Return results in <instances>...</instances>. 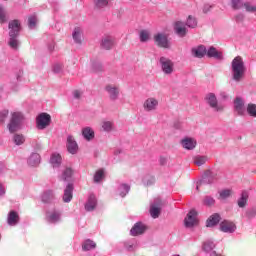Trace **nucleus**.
<instances>
[{
	"mask_svg": "<svg viewBox=\"0 0 256 256\" xmlns=\"http://www.w3.org/2000/svg\"><path fill=\"white\" fill-rule=\"evenodd\" d=\"M245 71H247V69L245 68V62H243V58H241V56L235 57L231 63L233 81L240 83V81L243 80V77H245Z\"/></svg>",
	"mask_w": 256,
	"mask_h": 256,
	"instance_id": "1",
	"label": "nucleus"
},
{
	"mask_svg": "<svg viewBox=\"0 0 256 256\" xmlns=\"http://www.w3.org/2000/svg\"><path fill=\"white\" fill-rule=\"evenodd\" d=\"M23 121H25V116L23 115V113H12L10 121L7 125L9 133H17V131H21V128L23 127Z\"/></svg>",
	"mask_w": 256,
	"mask_h": 256,
	"instance_id": "2",
	"label": "nucleus"
},
{
	"mask_svg": "<svg viewBox=\"0 0 256 256\" xmlns=\"http://www.w3.org/2000/svg\"><path fill=\"white\" fill-rule=\"evenodd\" d=\"M46 221L50 225H59L63 221V213L56 208L50 209L46 212Z\"/></svg>",
	"mask_w": 256,
	"mask_h": 256,
	"instance_id": "3",
	"label": "nucleus"
},
{
	"mask_svg": "<svg viewBox=\"0 0 256 256\" xmlns=\"http://www.w3.org/2000/svg\"><path fill=\"white\" fill-rule=\"evenodd\" d=\"M204 101L215 111L216 113H219L223 111V107L219 105V101L217 100V96H215L214 93H208L206 94Z\"/></svg>",
	"mask_w": 256,
	"mask_h": 256,
	"instance_id": "4",
	"label": "nucleus"
},
{
	"mask_svg": "<svg viewBox=\"0 0 256 256\" xmlns=\"http://www.w3.org/2000/svg\"><path fill=\"white\" fill-rule=\"evenodd\" d=\"M159 61L164 75H172L175 71V63H173V60L167 57H161Z\"/></svg>",
	"mask_w": 256,
	"mask_h": 256,
	"instance_id": "5",
	"label": "nucleus"
},
{
	"mask_svg": "<svg viewBox=\"0 0 256 256\" xmlns=\"http://www.w3.org/2000/svg\"><path fill=\"white\" fill-rule=\"evenodd\" d=\"M37 129L43 131V129H47L51 125V115L47 113H41L36 118Z\"/></svg>",
	"mask_w": 256,
	"mask_h": 256,
	"instance_id": "6",
	"label": "nucleus"
},
{
	"mask_svg": "<svg viewBox=\"0 0 256 256\" xmlns=\"http://www.w3.org/2000/svg\"><path fill=\"white\" fill-rule=\"evenodd\" d=\"M157 107H159V100L155 97H149L143 103V108L148 113H151V111H157Z\"/></svg>",
	"mask_w": 256,
	"mask_h": 256,
	"instance_id": "7",
	"label": "nucleus"
},
{
	"mask_svg": "<svg viewBox=\"0 0 256 256\" xmlns=\"http://www.w3.org/2000/svg\"><path fill=\"white\" fill-rule=\"evenodd\" d=\"M105 91L108 93L110 101H117L119 99L120 90L119 86L109 84L105 87Z\"/></svg>",
	"mask_w": 256,
	"mask_h": 256,
	"instance_id": "8",
	"label": "nucleus"
},
{
	"mask_svg": "<svg viewBox=\"0 0 256 256\" xmlns=\"http://www.w3.org/2000/svg\"><path fill=\"white\" fill-rule=\"evenodd\" d=\"M213 181H215V176H213V172L206 171L203 174L202 179L197 182L196 190L199 191V187H201V185H211Z\"/></svg>",
	"mask_w": 256,
	"mask_h": 256,
	"instance_id": "9",
	"label": "nucleus"
},
{
	"mask_svg": "<svg viewBox=\"0 0 256 256\" xmlns=\"http://www.w3.org/2000/svg\"><path fill=\"white\" fill-rule=\"evenodd\" d=\"M196 223H197V211L190 210L186 218L184 219V225L187 229H191L192 227H195Z\"/></svg>",
	"mask_w": 256,
	"mask_h": 256,
	"instance_id": "10",
	"label": "nucleus"
},
{
	"mask_svg": "<svg viewBox=\"0 0 256 256\" xmlns=\"http://www.w3.org/2000/svg\"><path fill=\"white\" fill-rule=\"evenodd\" d=\"M154 40L158 47H162L163 49H169V47H171L167 35L163 33H158L156 36H154Z\"/></svg>",
	"mask_w": 256,
	"mask_h": 256,
	"instance_id": "11",
	"label": "nucleus"
},
{
	"mask_svg": "<svg viewBox=\"0 0 256 256\" xmlns=\"http://www.w3.org/2000/svg\"><path fill=\"white\" fill-rule=\"evenodd\" d=\"M150 215L152 219H158L159 215H161V199H155L150 205Z\"/></svg>",
	"mask_w": 256,
	"mask_h": 256,
	"instance_id": "12",
	"label": "nucleus"
},
{
	"mask_svg": "<svg viewBox=\"0 0 256 256\" xmlns=\"http://www.w3.org/2000/svg\"><path fill=\"white\" fill-rule=\"evenodd\" d=\"M180 145L183 147V149H186V151H193V149L197 147V140L191 137H184L180 141Z\"/></svg>",
	"mask_w": 256,
	"mask_h": 256,
	"instance_id": "13",
	"label": "nucleus"
},
{
	"mask_svg": "<svg viewBox=\"0 0 256 256\" xmlns=\"http://www.w3.org/2000/svg\"><path fill=\"white\" fill-rule=\"evenodd\" d=\"M220 231L229 234L235 233V231H237V225L229 220H224L220 223Z\"/></svg>",
	"mask_w": 256,
	"mask_h": 256,
	"instance_id": "14",
	"label": "nucleus"
},
{
	"mask_svg": "<svg viewBox=\"0 0 256 256\" xmlns=\"http://www.w3.org/2000/svg\"><path fill=\"white\" fill-rule=\"evenodd\" d=\"M19 221H21V217H19V213L15 210H11L7 216V224L10 227H16V225H19Z\"/></svg>",
	"mask_w": 256,
	"mask_h": 256,
	"instance_id": "15",
	"label": "nucleus"
},
{
	"mask_svg": "<svg viewBox=\"0 0 256 256\" xmlns=\"http://www.w3.org/2000/svg\"><path fill=\"white\" fill-rule=\"evenodd\" d=\"M147 231V226L142 222H136L132 229L130 230V234L132 237H137L138 235H143Z\"/></svg>",
	"mask_w": 256,
	"mask_h": 256,
	"instance_id": "16",
	"label": "nucleus"
},
{
	"mask_svg": "<svg viewBox=\"0 0 256 256\" xmlns=\"http://www.w3.org/2000/svg\"><path fill=\"white\" fill-rule=\"evenodd\" d=\"M8 45L11 49L17 50L19 49V45H21V40H19V34L11 33L8 38Z\"/></svg>",
	"mask_w": 256,
	"mask_h": 256,
	"instance_id": "17",
	"label": "nucleus"
},
{
	"mask_svg": "<svg viewBox=\"0 0 256 256\" xmlns=\"http://www.w3.org/2000/svg\"><path fill=\"white\" fill-rule=\"evenodd\" d=\"M67 149L68 153H71V155H75L77 151H79V145H77V141H75L73 136L67 137Z\"/></svg>",
	"mask_w": 256,
	"mask_h": 256,
	"instance_id": "18",
	"label": "nucleus"
},
{
	"mask_svg": "<svg viewBox=\"0 0 256 256\" xmlns=\"http://www.w3.org/2000/svg\"><path fill=\"white\" fill-rule=\"evenodd\" d=\"M234 111L238 115H245V101H243L241 97H237L234 100Z\"/></svg>",
	"mask_w": 256,
	"mask_h": 256,
	"instance_id": "19",
	"label": "nucleus"
},
{
	"mask_svg": "<svg viewBox=\"0 0 256 256\" xmlns=\"http://www.w3.org/2000/svg\"><path fill=\"white\" fill-rule=\"evenodd\" d=\"M72 200H73V184H68L64 189L62 201L64 203H71Z\"/></svg>",
	"mask_w": 256,
	"mask_h": 256,
	"instance_id": "20",
	"label": "nucleus"
},
{
	"mask_svg": "<svg viewBox=\"0 0 256 256\" xmlns=\"http://www.w3.org/2000/svg\"><path fill=\"white\" fill-rule=\"evenodd\" d=\"M114 46H115V38L111 36H105L104 38H102V41H101L102 49L109 51L110 49H113Z\"/></svg>",
	"mask_w": 256,
	"mask_h": 256,
	"instance_id": "21",
	"label": "nucleus"
},
{
	"mask_svg": "<svg viewBox=\"0 0 256 256\" xmlns=\"http://www.w3.org/2000/svg\"><path fill=\"white\" fill-rule=\"evenodd\" d=\"M96 207H97V197H95L93 194H91L85 203V210L86 211H95Z\"/></svg>",
	"mask_w": 256,
	"mask_h": 256,
	"instance_id": "22",
	"label": "nucleus"
},
{
	"mask_svg": "<svg viewBox=\"0 0 256 256\" xmlns=\"http://www.w3.org/2000/svg\"><path fill=\"white\" fill-rule=\"evenodd\" d=\"M95 11H105L109 7L110 0H92Z\"/></svg>",
	"mask_w": 256,
	"mask_h": 256,
	"instance_id": "23",
	"label": "nucleus"
},
{
	"mask_svg": "<svg viewBox=\"0 0 256 256\" xmlns=\"http://www.w3.org/2000/svg\"><path fill=\"white\" fill-rule=\"evenodd\" d=\"M28 165H30V167H37V165H39V163H41V155H39V153H35L33 152L27 160Z\"/></svg>",
	"mask_w": 256,
	"mask_h": 256,
	"instance_id": "24",
	"label": "nucleus"
},
{
	"mask_svg": "<svg viewBox=\"0 0 256 256\" xmlns=\"http://www.w3.org/2000/svg\"><path fill=\"white\" fill-rule=\"evenodd\" d=\"M192 55L193 57H197L198 59H201L207 55V48L205 46L200 45L196 48H192Z\"/></svg>",
	"mask_w": 256,
	"mask_h": 256,
	"instance_id": "25",
	"label": "nucleus"
},
{
	"mask_svg": "<svg viewBox=\"0 0 256 256\" xmlns=\"http://www.w3.org/2000/svg\"><path fill=\"white\" fill-rule=\"evenodd\" d=\"M82 136L86 141H93L95 139V131L89 126L84 127L82 129Z\"/></svg>",
	"mask_w": 256,
	"mask_h": 256,
	"instance_id": "26",
	"label": "nucleus"
},
{
	"mask_svg": "<svg viewBox=\"0 0 256 256\" xmlns=\"http://www.w3.org/2000/svg\"><path fill=\"white\" fill-rule=\"evenodd\" d=\"M219 221H221V215L214 213L207 219L206 227H215Z\"/></svg>",
	"mask_w": 256,
	"mask_h": 256,
	"instance_id": "27",
	"label": "nucleus"
},
{
	"mask_svg": "<svg viewBox=\"0 0 256 256\" xmlns=\"http://www.w3.org/2000/svg\"><path fill=\"white\" fill-rule=\"evenodd\" d=\"M206 55L207 57L213 58V59H218L221 60L223 59V54L221 52L217 51V48L215 47H210L208 51L206 50Z\"/></svg>",
	"mask_w": 256,
	"mask_h": 256,
	"instance_id": "28",
	"label": "nucleus"
},
{
	"mask_svg": "<svg viewBox=\"0 0 256 256\" xmlns=\"http://www.w3.org/2000/svg\"><path fill=\"white\" fill-rule=\"evenodd\" d=\"M41 199H42L43 203H51L52 201L55 200V191H53V190H46L42 194Z\"/></svg>",
	"mask_w": 256,
	"mask_h": 256,
	"instance_id": "29",
	"label": "nucleus"
},
{
	"mask_svg": "<svg viewBox=\"0 0 256 256\" xmlns=\"http://www.w3.org/2000/svg\"><path fill=\"white\" fill-rule=\"evenodd\" d=\"M12 143L17 145V147H21V145L25 143V135L14 132L12 135Z\"/></svg>",
	"mask_w": 256,
	"mask_h": 256,
	"instance_id": "30",
	"label": "nucleus"
},
{
	"mask_svg": "<svg viewBox=\"0 0 256 256\" xmlns=\"http://www.w3.org/2000/svg\"><path fill=\"white\" fill-rule=\"evenodd\" d=\"M8 28L13 32V33H20L21 31V21L18 19L11 20L8 24Z\"/></svg>",
	"mask_w": 256,
	"mask_h": 256,
	"instance_id": "31",
	"label": "nucleus"
},
{
	"mask_svg": "<svg viewBox=\"0 0 256 256\" xmlns=\"http://www.w3.org/2000/svg\"><path fill=\"white\" fill-rule=\"evenodd\" d=\"M173 27L175 33H187V24L183 21H176Z\"/></svg>",
	"mask_w": 256,
	"mask_h": 256,
	"instance_id": "32",
	"label": "nucleus"
},
{
	"mask_svg": "<svg viewBox=\"0 0 256 256\" xmlns=\"http://www.w3.org/2000/svg\"><path fill=\"white\" fill-rule=\"evenodd\" d=\"M137 247H138V243H137L136 239H131V240L124 242V248L127 251H135V249H137Z\"/></svg>",
	"mask_w": 256,
	"mask_h": 256,
	"instance_id": "33",
	"label": "nucleus"
},
{
	"mask_svg": "<svg viewBox=\"0 0 256 256\" xmlns=\"http://www.w3.org/2000/svg\"><path fill=\"white\" fill-rule=\"evenodd\" d=\"M129 191H131V186H129V184H120L118 187V194L120 197H126Z\"/></svg>",
	"mask_w": 256,
	"mask_h": 256,
	"instance_id": "34",
	"label": "nucleus"
},
{
	"mask_svg": "<svg viewBox=\"0 0 256 256\" xmlns=\"http://www.w3.org/2000/svg\"><path fill=\"white\" fill-rule=\"evenodd\" d=\"M248 199H249V193H247V191H243L241 193V197L238 199V207L243 209V207H245V205H247Z\"/></svg>",
	"mask_w": 256,
	"mask_h": 256,
	"instance_id": "35",
	"label": "nucleus"
},
{
	"mask_svg": "<svg viewBox=\"0 0 256 256\" xmlns=\"http://www.w3.org/2000/svg\"><path fill=\"white\" fill-rule=\"evenodd\" d=\"M214 248H215V242H213L212 240H206L202 246V249L203 251H205V253L213 252Z\"/></svg>",
	"mask_w": 256,
	"mask_h": 256,
	"instance_id": "36",
	"label": "nucleus"
},
{
	"mask_svg": "<svg viewBox=\"0 0 256 256\" xmlns=\"http://www.w3.org/2000/svg\"><path fill=\"white\" fill-rule=\"evenodd\" d=\"M95 247H97V244L91 239L84 241L82 244L83 251H91V249H95Z\"/></svg>",
	"mask_w": 256,
	"mask_h": 256,
	"instance_id": "37",
	"label": "nucleus"
},
{
	"mask_svg": "<svg viewBox=\"0 0 256 256\" xmlns=\"http://www.w3.org/2000/svg\"><path fill=\"white\" fill-rule=\"evenodd\" d=\"M64 69H65V66L61 62H56L52 66V71L53 73H55V75H62Z\"/></svg>",
	"mask_w": 256,
	"mask_h": 256,
	"instance_id": "38",
	"label": "nucleus"
},
{
	"mask_svg": "<svg viewBox=\"0 0 256 256\" xmlns=\"http://www.w3.org/2000/svg\"><path fill=\"white\" fill-rule=\"evenodd\" d=\"M193 161L195 165H197L198 167H201V165H205V163L209 161V158L207 156L197 155L194 157Z\"/></svg>",
	"mask_w": 256,
	"mask_h": 256,
	"instance_id": "39",
	"label": "nucleus"
},
{
	"mask_svg": "<svg viewBox=\"0 0 256 256\" xmlns=\"http://www.w3.org/2000/svg\"><path fill=\"white\" fill-rule=\"evenodd\" d=\"M103 179H105V170H97L94 174V183H101Z\"/></svg>",
	"mask_w": 256,
	"mask_h": 256,
	"instance_id": "40",
	"label": "nucleus"
},
{
	"mask_svg": "<svg viewBox=\"0 0 256 256\" xmlns=\"http://www.w3.org/2000/svg\"><path fill=\"white\" fill-rule=\"evenodd\" d=\"M51 165L56 168L61 165V155L59 154H53L50 158Z\"/></svg>",
	"mask_w": 256,
	"mask_h": 256,
	"instance_id": "41",
	"label": "nucleus"
},
{
	"mask_svg": "<svg viewBox=\"0 0 256 256\" xmlns=\"http://www.w3.org/2000/svg\"><path fill=\"white\" fill-rule=\"evenodd\" d=\"M72 176H73V169H71V168H66V169L62 172V175L60 176V179H61L62 181H69Z\"/></svg>",
	"mask_w": 256,
	"mask_h": 256,
	"instance_id": "42",
	"label": "nucleus"
},
{
	"mask_svg": "<svg viewBox=\"0 0 256 256\" xmlns=\"http://www.w3.org/2000/svg\"><path fill=\"white\" fill-rule=\"evenodd\" d=\"M231 189H224V190H221L219 192V197L218 199L222 200V201H225V199H229V197L231 196Z\"/></svg>",
	"mask_w": 256,
	"mask_h": 256,
	"instance_id": "43",
	"label": "nucleus"
},
{
	"mask_svg": "<svg viewBox=\"0 0 256 256\" xmlns=\"http://www.w3.org/2000/svg\"><path fill=\"white\" fill-rule=\"evenodd\" d=\"M246 111L250 117L256 118V104H253V103L248 104Z\"/></svg>",
	"mask_w": 256,
	"mask_h": 256,
	"instance_id": "44",
	"label": "nucleus"
},
{
	"mask_svg": "<svg viewBox=\"0 0 256 256\" xmlns=\"http://www.w3.org/2000/svg\"><path fill=\"white\" fill-rule=\"evenodd\" d=\"M186 27H189L190 29H195L197 27V19L193 16H188V19L186 21Z\"/></svg>",
	"mask_w": 256,
	"mask_h": 256,
	"instance_id": "45",
	"label": "nucleus"
},
{
	"mask_svg": "<svg viewBox=\"0 0 256 256\" xmlns=\"http://www.w3.org/2000/svg\"><path fill=\"white\" fill-rule=\"evenodd\" d=\"M28 27L29 29H35L37 27V16L31 15L28 17Z\"/></svg>",
	"mask_w": 256,
	"mask_h": 256,
	"instance_id": "46",
	"label": "nucleus"
},
{
	"mask_svg": "<svg viewBox=\"0 0 256 256\" xmlns=\"http://www.w3.org/2000/svg\"><path fill=\"white\" fill-rule=\"evenodd\" d=\"M102 129L103 131H105L106 133H110V131L113 130V122L112 121H104L102 123Z\"/></svg>",
	"mask_w": 256,
	"mask_h": 256,
	"instance_id": "47",
	"label": "nucleus"
},
{
	"mask_svg": "<svg viewBox=\"0 0 256 256\" xmlns=\"http://www.w3.org/2000/svg\"><path fill=\"white\" fill-rule=\"evenodd\" d=\"M245 0H232V7L234 9H243L245 6Z\"/></svg>",
	"mask_w": 256,
	"mask_h": 256,
	"instance_id": "48",
	"label": "nucleus"
},
{
	"mask_svg": "<svg viewBox=\"0 0 256 256\" xmlns=\"http://www.w3.org/2000/svg\"><path fill=\"white\" fill-rule=\"evenodd\" d=\"M0 23H7V12L3 5L0 4Z\"/></svg>",
	"mask_w": 256,
	"mask_h": 256,
	"instance_id": "49",
	"label": "nucleus"
},
{
	"mask_svg": "<svg viewBox=\"0 0 256 256\" xmlns=\"http://www.w3.org/2000/svg\"><path fill=\"white\" fill-rule=\"evenodd\" d=\"M72 39H73L74 43H77L78 45H81V43H83V34L73 33L72 34Z\"/></svg>",
	"mask_w": 256,
	"mask_h": 256,
	"instance_id": "50",
	"label": "nucleus"
},
{
	"mask_svg": "<svg viewBox=\"0 0 256 256\" xmlns=\"http://www.w3.org/2000/svg\"><path fill=\"white\" fill-rule=\"evenodd\" d=\"M244 9H246V11L248 13H255L256 6L252 5L251 2H249V1H246V2H244Z\"/></svg>",
	"mask_w": 256,
	"mask_h": 256,
	"instance_id": "51",
	"label": "nucleus"
},
{
	"mask_svg": "<svg viewBox=\"0 0 256 256\" xmlns=\"http://www.w3.org/2000/svg\"><path fill=\"white\" fill-rule=\"evenodd\" d=\"M203 203H204V205H206V207H211L215 203V198H213L211 196H205Z\"/></svg>",
	"mask_w": 256,
	"mask_h": 256,
	"instance_id": "52",
	"label": "nucleus"
},
{
	"mask_svg": "<svg viewBox=\"0 0 256 256\" xmlns=\"http://www.w3.org/2000/svg\"><path fill=\"white\" fill-rule=\"evenodd\" d=\"M7 117H9V110L4 109L0 112V123H5L7 120Z\"/></svg>",
	"mask_w": 256,
	"mask_h": 256,
	"instance_id": "53",
	"label": "nucleus"
},
{
	"mask_svg": "<svg viewBox=\"0 0 256 256\" xmlns=\"http://www.w3.org/2000/svg\"><path fill=\"white\" fill-rule=\"evenodd\" d=\"M142 183L143 185H146V186L153 185V183H155V178L146 176L143 178Z\"/></svg>",
	"mask_w": 256,
	"mask_h": 256,
	"instance_id": "54",
	"label": "nucleus"
},
{
	"mask_svg": "<svg viewBox=\"0 0 256 256\" xmlns=\"http://www.w3.org/2000/svg\"><path fill=\"white\" fill-rule=\"evenodd\" d=\"M139 39H140L141 43H147V41H149V39H151V36H149V33H141L139 36Z\"/></svg>",
	"mask_w": 256,
	"mask_h": 256,
	"instance_id": "55",
	"label": "nucleus"
},
{
	"mask_svg": "<svg viewBox=\"0 0 256 256\" xmlns=\"http://www.w3.org/2000/svg\"><path fill=\"white\" fill-rule=\"evenodd\" d=\"M83 95V92H81L80 90H75L73 92V97L74 99H81V96Z\"/></svg>",
	"mask_w": 256,
	"mask_h": 256,
	"instance_id": "56",
	"label": "nucleus"
},
{
	"mask_svg": "<svg viewBox=\"0 0 256 256\" xmlns=\"http://www.w3.org/2000/svg\"><path fill=\"white\" fill-rule=\"evenodd\" d=\"M211 9H213V6H211L209 4H205L203 7V13H209V11H211Z\"/></svg>",
	"mask_w": 256,
	"mask_h": 256,
	"instance_id": "57",
	"label": "nucleus"
},
{
	"mask_svg": "<svg viewBox=\"0 0 256 256\" xmlns=\"http://www.w3.org/2000/svg\"><path fill=\"white\" fill-rule=\"evenodd\" d=\"M243 19H245V15H243V14L236 15V21L238 23H241V21H243Z\"/></svg>",
	"mask_w": 256,
	"mask_h": 256,
	"instance_id": "58",
	"label": "nucleus"
},
{
	"mask_svg": "<svg viewBox=\"0 0 256 256\" xmlns=\"http://www.w3.org/2000/svg\"><path fill=\"white\" fill-rule=\"evenodd\" d=\"M73 33H83V28L81 26H75Z\"/></svg>",
	"mask_w": 256,
	"mask_h": 256,
	"instance_id": "59",
	"label": "nucleus"
},
{
	"mask_svg": "<svg viewBox=\"0 0 256 256\" xmlns=\"http://www.w3.org/2000/svg\"><path fill=\"white\" fill-rule=\"evenodd\" d=\"M3 195H5V186L0 183V196L3 197Z\"/></svg>",
	"mask_w": 256,
	"mask_h": 256,
	"instance_id": "60",
	"label": "nucleus"
},
{
	"mask_svg": "<svg viewBox=\"0 0 256 256\" xmlns=\"http://www.w3.org/2000/svg\"><path fill=\"white\" fill-rule=\"evenodd\" d=\"M48 51H50V53H52V51H55V43H51L48 45Z\"/></svg>",
	"mask_w": 256,
	"mask_h": 256,
	"instance_id": "61",
	"label": "nucleus"
},
{
	"mask_svg": "<svg viewBox=\"0 0 256 256\" xmlns=\"http://www.w3.org/2000/svg\"><path fill=\"white\" fill-rule=\"evenodd\" d=\"M209 256H222V255L217 253L216 251H212L210 252Z\"/></svg>",
	"mask_w": 256,
	"mask_h": 256,
	"instance_id": "62",
	"label": "nucleus"
},
{
	"mask_svg": "<svg viewBox=\"0 0 256 256\" xmlns=\"http://www.w3.org/2000/svg\"><path fill=\"white\" fill-rule=\"evenodd\" d=\"M95 65H96V67H98V69H94V71H99L101 69V64H99V63L93 64L94 68H95Z\"/></svg>",
	"mask_w": 256,
	"mask_h": 256,
	"instance_id": "63",
	"label": "nucleus"
},
{
	"mask_svg": "<svg viewBox=\"0 0 256 256\" xmlns=\"http://www.w3.org/2000/svg\"><path fill=\"white\" fill-rule=\"evenodd\" d=\"M161 165H165L167 163V160L165 158H160Z\"/></svg>",
	"mask_w": 256,
	"mask_h": 256,
	"instance_id": "64",
	"label": "nucleus"
}]
</instances>
